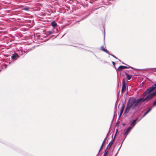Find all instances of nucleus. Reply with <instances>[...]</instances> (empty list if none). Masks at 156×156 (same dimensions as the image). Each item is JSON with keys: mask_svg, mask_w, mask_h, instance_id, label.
Masks as SVG:
<instances>
[{"mask_svg": "<svg viewBox=\"0 0 156 156\" xmlns=\"http://www.w3.org/2000/svg\"><path fill=\"white\" fill-rule=\"evenodd\" d=\"M145 101H148V99H147V97L145 98H140L137 100H136L134 98H130L127 102L124 113H128L130 108H131L132 109H135L140 104L141 102H143Z\"/></svg>", "mask_w": 156, "mask_h": 156, "instance_id": "1", "label": "nucleus"}, {"mask_svg": "<svg viewBox=\"0 0 156 156\" xmlns=\"http://www.w3.org/2000/svg\"><path fill=\"white\" fill-rule=\"evenodd\" d=\"M148 94H149L147 96V99H148V100H151L153 98L156 96V84L147 88L144 93L143 95L145 97Z\"/></svg>", "mask_w": 156, "mask_h": 156, "instance_id": "2", "label": "nucleus"}, {"mask_svg": "<svg viewBox=\"0 0 156 156\" xmlns=\"http://www.w3.org/2000/svg\"><path fill=\"white\" fill-rule=\"evenodd\" d=\"M126 82L125 79L124 78L123 80V84L122 86L121 92L123 93L126 91Z\"/></svg>", "mask_w": 156, "mask_h": 156, "instance_id": "3", "label": "nucleus"}, {"mask_svg": "<svg viewBox=\"0 0 156 156\" xmlns=\"http://www.w3.org/2000/svg\"><path fill=\"white\" fill-rule=\"evenodd\" d=\"M19 57V55L16 53H15L14 54H13L11 56L12 58L14 60L16 59L17 58H18Z\"/></svg>", "mask_w": 156, "mask_h": 156, "instance_id": "4", "label": "nucleus"}, {"mask_svg": "<svg viewBox=\"0 0 156 156\" xmlns=\"http://www.w3.org/2000/svg\"><path fill=\"white\" fill-rule=\"evenodd\" d=\"M125 108V105L124 104H122V106L121 107V110H120V112L119 115V117H120L123 112L124 108Z\"/></svg>", "mask_w": 156, "mask_h": 156, "instance_id": "5", "label": "nucleus"}, {"mask_svg": "<svg viewBox=\"0 0 156 156\" xmlns=\"http://www.w3.org/2000/svg\"><path fill=\"white\" fill-rule=\"evenodd\" d=\"M127 68H128V67L127 66H121L119 67L118 70L119 71H121L124 69Z\"/></svg>", "mask_w": 156, "mask_h": 156, "instance_id": "6", "label": "nucleus"}, {"mask_svg": "<svg viewBox=\"0 0 156 156\" xmlns=\"http://www.w3.org/2000/svg\"><path fill=\"white\" fill-rule=\"evenodd\" d=\"M132 128V127H130L129 128H128L125 131V133H124V135H126V136L128 134V133L129 132Z\"/></svg>", "mask_w": 156, "mask_h": 156, "instance_id": "7", "label": "nucleus"}, {"mask_svg": "<svg viewBox=\"0 0 156 156\" xmlns=\"http://www.w3.org/2000/svg\"><path fill=\"white\" fill-rule=\"evenodd\" d=\"M101 50L105 51L107 53L109 54V51L105 48L104 46H101Z\"/></svg>", "mask_w": 156, "mask_h": 156, "instance_id": "8", "label": "nucleus"}, {"mask_svg": "<svg viewBox=\"0 0 156 156\" xmlns=\"http://www.w3.org/2000/svg\"><path fill=\"white\" fill-rule=\"evenodd\" d=\"M137 119H134L133 121L130 123V125L132 127H133L136 124V121L137 120Z\"/></svg>", "mask_w": 156, "mask_h": 156, "instance_id": "9", "label": "nucleus"}, {"mask_svg": "<svg viewBox=\"0 0 156 156\" xmlns=\"http://www.w3.org/2000/svg\"><path fill=\"white\" fill-rule=\"evenodd\" d=\"M51 26L55 28V27L57 26V24L55 23V22L53 21L51 23Z\"/></svg>", "mask_w": 156, "mask_h": 156, "instance_id": "10", "label": "nucleus"}, {"mask_svg": "<svg viewBox=\"0 0 156 156\" xmlns=\"http://www.w3.org/2000/svg\"><path fill=\"white\" fill-rule=\"evenodd\" d=\"M152 108H149L148 110L146 112L143 116L142 117V118L144 117L151 109Z\"/></svg>", "mask_w": 156, "mask_h": 156, "instance_id": "11", "label": "nucleus"}, {"mask_svg": "<svg viewBox=\"0 0 156 156\" xmlns=\"http://www.w3.org/2000/svg\"><path fill=\"white\" fill-rule=\"evenodd\" d=\"M125 74L126 76L127 79L128 80H130L132 76H131L129 75L128 73H125Z\"/></svg>", "mask_w": 156, "mask_h": 156, "instance_id": "12", "label": "nucleus"}, {"mask_svg": "<svg viewBox=\"0 0 156 156\" xmlns=\"http://www.w3.org/2000/svg\"><path fill=\"white\" fill-rule=\"evenodd\" d=\"M47 34H52L53 33V32L52 31H48V32H47Z\"/></svg>", "mask_w": 156, "mask_h": 156, "instance_id": "13", "label": "nucleus"}, {"mask_svg": "<svg viewBox=\"0 0 156 156\" xmlns=\"http://www.w3.org/2000/svg\"><path fill=\"white\" fill-rule=\"evenodd\" d=\"M23 9L24 10L27 11H28L29 10V9L28 7H25V8H23Z\"/></svg>", "mask_w": 156, "mask_h": 156, "instance_id": "14", "label": "nucleus"}, {"mask_svg": "<svg viewBox=\"0 0 156 156\" xmlns=\"http://www.w3.org/2000/svg\"><path fill=\"white\" fill-rule=\"evenodd\" d=\"M113 142H111L108 145V146H110V147L112 146V145L113 144Z\"/></svg>", "mask_w": 156, "mask_h": 156, "instance_id": "15", "label": "nucleus"}, {"mask_svg": "<svg viewBox=\"0 0 156 156\" xmlns=\"http://www.w3.org/2000/svg\"><path fill=\"white\" fill-rule=\"evenodd\" d=\"M107 151H106V150H105V151L104 152V156H106V155L107 154Z\"/></svg>", "mask_w": 156, "mask_h": 156, "instance_id": "16", "label": "nucleus"}, {"mask_svg": "<svg viewBox=\"0 0 156 156\" xmlns=\"http://www.w3.org/2000/svg\"><path fill=\"white\" fill-rule=\"evenodd\" d=\"M153 106H155L156 105V100L154 101V102L153 103Z\"/></svg>", "mask_w": 156, "mask_h": 156, "instance_id": "17", "label": "nucleus"}, {"mask_svg": "<svg viewBox=\"0 0 156 156\" xmlns=\"http://www.w3.org/2000/svg\"><path fill=\"white\" fill-rule=\"evenodd\" d=\"M103 144H102L101 147V148H100V151H101V150L102 149V148L103 147Z\"/></svg>", "mask_w": 156, "mask_h": 156, "instance_id": "18", "label": "nucleus"}, {"mask_svg": "<svg viewBox=\"0 0 156 156\" xmlns=\"http://www.w3.org/2000/svg\"><path fill=\"white\" fill-rule=\"evenodd\" d=\"M105 139L104 140V141H103V142L102 144H103V145H104V144L105 143Z\"/></svg>", "mask_w": 156, "mask_h": 156, "instance_id": "19", "label": "nucleus"}, {"mask_svg": "<svg viewBox=\"0 0 156 156\" xmlns=\"http://www.w3.org/2000/svg\"><path fill=\"white\" fill-rule=\"evenodd\" d=\"M112 63H113V65L114 66H115V62H112Z\"/></svg>", "mask_w": 156, "mask_h": 156, "instance_id": "20", "label": "nucleus"}, {"mask_svg": "<svg viewBox=\"0 0 156 156\" xmlns=\"http://www.w3.org/2000/svg\"><path fill=\"white\" fill-rule=\"evenodd\" d=\"M70 1H72V2H73V1H71V0H70Z\"/></svg>", "mask_w": 156, "mask_h": 156, "instance_id": "21", "label": "nucleus"}]
</instances>
